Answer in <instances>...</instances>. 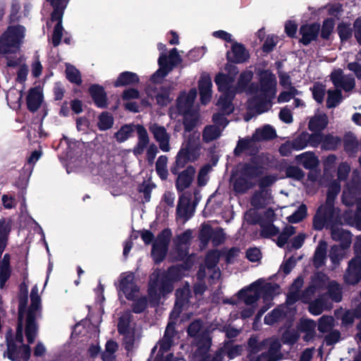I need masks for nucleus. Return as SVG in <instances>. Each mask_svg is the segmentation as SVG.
<instances>
[{
  "instance_id": "f257e3e1",
  "label": "nucleus",
  "mask_w": 361,
  "mask_h": 361,
  "mask_svg": "<svg viewBox=\"0 0 361 361\" xmlns=\"http://www.w3.org/2000/svg\"><path fill=\"white\" fill-rule=\"evenodd\" d=\"M253 78L251 70H245L240 75L235 87V92H245L251 97L248 100L249 109L262 114L267 111L271 106V100L276 93V80L274 74L269 71L259 73V87L254 84L249 85Z\"/></svg>"
},
{
  "instance_id": "f03ea898",
  "label": "nucleus",
  "mask_w": 361,
  "mask_h": 361,
  "mask_svg": "<svg viewBox=\"0 0 361 361\" xmlns=\"http://www.w3.org/2000/svg\"><path fill=\"white\" fill-rule=\"evenodd\" d=\"M280 293V287L277 284L266 283L263 279H259L252 283L247 288L243 289L238 293V297L245 305L255 304L262 296L265 304L257 318L259 319L262 315L272 305L271 301L274 297Z\"/></svg>"
},
{
  "instance_id": "7ed1b4c3",
  "label": "nucleus",
  "mask_w": 361,
  "mask_h": 361,
  "mask_svg": "<svg viewBox=\"0 0 361 361\" xmlns=\"http://www.w3.org/2000/svg\"><path fill=\"white\" fill-rule=\"evenodd\" d=\"M184 269L180 267H171L166 274L160 271H155L150 276L149 295L152 302L159 301L161 296L171 293L173 290V282L180 279L183 276Z\"/></svg>"
},
{
  "instance_id": "20e7f679",
  "label": "nucleus",
  "mask_w": 361,
  "mask_h": 361,
  "mask_svg": "<svg viewBox=\"0 0 361 361\" xmlns=\"http://www.w3.org/2000/svg\"><path fill=\"white\" fill-rule=\"evenodd\" d=\"M340 190L341 185L338 181L334 180L329 185L326 205L319 208L314 218L313 225L315 229L321 230L325 225L330 228L335 219L337 221L340 211L334 207V202Z\"/></svg>"
},
{
  "instance_id": "39448f33",
  "label": "nucleus",
  "mask_w": 361,
  "mask_h": 361,
  "mask_svg": "<svg viewBox=\"0 0 361 361\" xmlns=\"http://www.w3.org/2000/svg\"><path fill=\"white\" fill-rule=\"evenodd\" d=\"M328 288L329 293L335 302L341 300V289L336 281H329V279L323 274L318 275L312 281V284L305 290L302 296V300L309 302L311 296L317 293H320L324 288Z\"/></svg>"
},
{
  "instance_id": "423d86ee",
  "label": "nucleus",
  "mask_w": 361,
  "mask_h": 361,
  "mask_svg": "<svg viewBox=\"0 0 361 361\" xmlns=\"http://www.w3.org/2000/svg\"><path fill=\"white\" fill-rule=\"evenodd\" d=\"M25 28L23 25L9 26L0 38V53H14L23 42Z\"/></svg>"
},
{
  "instance_id": "0eeeda50",
  "label": "nucleus",
  "mask_w": 361,
  "mask_h": 361,
  "mask_svg": "<svg viewBox=\"0 0 361 361\" xmlns=\"http://www.w3.org/2000/svg\"><path fill=\"white\" fill-rule=\"evenodd\" d=\"M38 291L37 286H35L30 294L31 305L27 313L25 327V336L30 343L34 342L37 334V326L35 322V319L41 307V298Z\"/></svg>"
},
{
  "instance_id": "6e6552de",
  "label": "nucleus",
  "mask_w": 361,
  "mask_h": 361,
  "mask_svg": "<svg viewBox=\"0 0 361 361\" xmlns=\"http://www.w3.org/2000/svg\"><path fill=\"white\" fill-rule=\"evenodd\" d=\"M233 78L219 73L216 76L215 82L219 87V90L222 92V95L217 102L218 106L223 111L224 114H229L233 110V106L231 103L234 97V92L231 90V84Z\"/></svg>"
},
{
  "instance_id": "1a4fd4ad",
  "label": "nucleus",
  "mask_w": 361,
  "mask_h": 361,
  "mask_svg": "<svg viewBox=\"0 0 361 361\" xmlns=\"http://www.w3.org/2000/svg\"><path fill=\"white\" fill-rule=\"evenodd\" d=\"M259 173L258 169L250 165L246 166L240 175L231 179L234 191L238 194L245 193L255 185Z\"/></svg>"
},
{
  "instance_id": "9d476101",
  "label": "nucleus",
  "mask_w": 361,
  "mask_h": 361,
  "mask_svg": "<svg viewBox=\"0 0 361 361\" xmlns=\"http://www.w3.org/2000/svg\"><path fill=\"white\" fill-rule=\"evenodd\" d=\"M199 135H192V137L183 142L176 156V164L183 167L188 162L195 161L200 156Z\"/></svg>"
},
{
  "instance_id": "9b49d317",
  "label": "nucleus",
  "mask_w": 361,
  "mask_h": 361,
  "mask_svg": "<svg viewBox=\"0 0 361 361\" xmlns=\"http://www.w3.org/2000/svg\"><path fill=\"white\" fill-rule=\"evenodd\" d=\"M180 61L181 58L176 48L170 51L169 57L164 52L161 53L158 59L159 68L152 75V82H159Z\"/></svg>"
},
{
  "instance_id": "f8f14e48",
  "label": "nucleus",
  "mask_w": 361,
  "mask_h": 361,
  "mask_svg": "<svg viewBox=\"0 0 361 361\" xmlns=\"http://www.w3.org/2000/svg\"><path fill=\"white\" fill-rule=\"evenodd\" d=\"M188 334L195 338L197 347V353L204 355L207 353L211 346V338L208 333L202 331V326L199 321L192 322L188 327Z\"/></svg>"
},
{
  "instance_id": "ddd939ff",
  "label": "nucleus",
  "mask_w": 361,
  "mask_h": 361,
  "mask_svg": "<svg viewBox=\"0 0 361 361\" xmlns=\"http://www.w3.org/2000/svg\"><path fill=\"white\" fill-rule=\"evenodd\" d=\"M197 97V90L193 88L188 94L183 92L177 100V109L184 115V125L186 131L191 130L193 123H190L188 116H192L193 103Z\"/></svg>"
},
{
  "instance_id": "4468645a",
  "label": "nucleus",
  "mask_w": 361,
  "mask_h": 361,
  "mask_svg": "<svg viewBox=\"0 0 361 361\" xmlns=\"http://www.w3.org/2000/svg\"><path fill=\"white\" fill-rule=\"evenodd\" d=\"M213 121L214 125L207 126L203 132V140L207 142L218 138L221 135L222 130L228 124V121L221 114H214Z\"/></svg>"
},
{
  "instance_id": "2eb2a0df",
  "label": "nucleus",
  "mask_w": 361,
  "mask_h": 361,
  "mask_svg": "<svg viewBox=\"0 0 361 361\" xmlns=\"http://www.w3.org/2000/svg\"><path fill=\"white\" fill-rule=\"evenodd\" d=\"M171 233L169 230L163 231L153 244L152 255L156 262H160L164 258Z\"/></svg>"
},
{
  "instance_id": "dca6fc26",
  "label": "nucleus",
  "mask_w": 361,
  "mask_h": 361,
  "mask_svg": "<svg viewBox=\"0 0 361 361\" xmlns=\"http://www.w3.org/2000/svg\"><path fill=\"white\" fill-rule=\"evenodd\" d=\"M134 275L131 272L123 273L120 276L118 289L127 299L134 300L139 293V289L134 282Z\"/></svg>"
},
{
  "instance_id": "f3484780",
  "label": "nucleus",
  "mask_w": 361,
  "mask_h": 361,
  "mask_svg": "<svg viewBox=\"0 0 361 361\" xmlns=\"http://www.w3.org/2000/svg\"><path fill=\"white\" fill-rule=\"evenodd\" d=\"M130 313H123L119 318L118 329L120 334L125 336L126 348L129 350L133 348L134 341L133 327L130 322Z\"/></svg>"
},
{
  "instance_id": "a211bd4d",
  "label": "nucleus",
  "mask_w": 361,
  "mask_h": 361,
  "mask_svg": "<svg viewBox=\"0 0 361 361\" xmlns=\"http://www.w3.org/2000/svg\"><path fill=\"white\" fill-rule=\"evenodd\" d=\"M343 279L350 285H355L361 280V258L355 257L348 262Z\"/></svg>"
},
{
  "instance_id": "6ab92c4d",
  "label": "nucleus",
  "mask_w": 361,
  "mask_h": 361,
  "mask_svg": "<svg viewBox=\"0 0 361 361\" xmlns=\"http://www.w3.org/2000/svg\"><path fill=\"white\" fill-rule=\"evenodd\" d=\"M267 346V353H262L256 361H277L280 358L281 343L277 338H270L260 345V348Z\"/></svg>"
},
{
  "instance_id": "aec40b11",
  "label": "nucleus",
  "mask_w": 361,
  "mask_h": 361,
  "mask_svg": "<svg viewBox=\"0 0 361 361\" xmlns=\"http://www.w3.org/2000/svg\"><path fill=\"white\" fill-rule=\"evenodd\" d=\"M340 222L341 219L339 216L337 221L335 219L332 225H331L329 229L331 230V237L334 240L340 242L343 247H348L351 243V234L349 231L341 227Z\"/></svg>"
},
{
  "instance_id": "412c9836",
  "label": "nucleus",
  "mask_w": 361,
  "mask_h": 361,
  "mask_svg": "<svg viewBox=\"0 0 361 361\" xmlns=\"http://www.w3.org/2000/svg\"><path fill=\"white\" fill-rule=\"evenodd\" d=\"M149 130L153 134L155 140L159 142V148L163 152H169L171 149L169 145L170 135L164 127L157 124H152Z\"/></svg>"
},
{
  "instance_id": "4be33fe9",
  "label": "nucleus",
  "mask_w": 361,
  "mask_h": 361,
  "mask_svg": "<svg viewBox=\"0 0 361 361\" xmlns=\"http://www.w3.org/2000/svg\"><path fill=\"white\" fill-rule=\"evenodd\" d=\"M331 78L334 85L336 87H341L345 91H350L355 87V80L353 78L344 75L341 69L334 71L331 74Z\"/></svg>"
},
{
  "instance_id": "5701e85b",
  "label": "nucleus",
  "mask_w": 361,
  "mask_h": 361,
  "mask_svg": "<svg viewBox=\"0 0 361 361\" xmlns=\"http://www.w3.org/2000/svg\"><path fill=\"white\" fill-rule=\"evenodd\" d=\"M360 195L361 188L360 183L348 184L343 192V203L346 206H351L358 202V200L360 199Z\"/></svg>"
},
{
  "instance_id": "b1692460",
  "label": "nucleus",
  "mask_w": 361,
  "mask_h": 361,
  "mask_svg": "<svg viewBox=\"0 0 361 361\" xmlns=\"http://www.w3.org/2000/svg\"><path fill=\"white\" fill-rule=\"evenodd\" d=\"M193 213L194 208L190 206V198L185 195H181L176 209L177 218L185 222L193 215Z\"/></svg>"
},
{
  "instance_id": "393cba45",
  "label": "nucleus",
  "mask_w": 361,
  "mask_h": 361,
  "mask_svg": "<svg viewBox=\"0 0 361 361\" xmlns=\"http://www.w3.org/2000/svg\"><path fill=\"white\" fill-rule=\"evenodd\" d=\"M212 80L207 73H202L199 81V90L201 102L203 104H207L212 97Z\"/></svg>"
},
{
  "instance_id": "a878e982",
  "label": "nucleus",
  "mask_w": 361,
  "mask_h": 361,
  "mask_svg": "<svg viewBox=\"0 0 361 361\" xmlns=\"http://www.w3.org/2000/svg\"><path fill=\"white\" fill-rule=\"evenodd\" d=\"M290 305L286 304L280 305L275 308L271 312L267 314L264 317V323L268 325H272L276 322L280 321V319L285 315L289 314L292 315L294 314V311L288 307Z\"/></svg>"
},
{
  "instance_id": "bb28decb",
  "label": "nucleus",
  "mask_w": 361,
  "mask_h": 361,
  "mask_svg": "<svg viewBox=\"0 0 361 361\" xmlns=\"http://www.w3.org/2000/svg\"><path fill=\"white\" fill-rule=\"evenodd\" d=\"M228 60L235 63H243L249 59V53L245 47L238 42H233L231 51L227 53Z\"/></svg>"
},
{
  "instance_id": "cd10ccee",
  "label": "nucleus",
  "mask_w": 361,
  "mask_h": 361,
  "mask_svg": "<svg viewBox=\"0 0 361 361\" xmlns=\"http://www.w3.org/2000/svg\"><path fill=\"white\" fill-rule=\"evenodd\" d=\"M319 29V25L316 23L302 25L300 29V42L305 45L310 44L317 38Z\"/></svg>"
},
{
  "instance_id": "c85d7f7f",
  "label": "nucleus",
  "mask_w": 361,
  "mask_h": 361,
  "mask_svg": "<svg viewBox=\"0 0 361 361\" xmlns=\"http://www.w3.org/2000/svg\"><path fill=\"white\" fill-rule=\"evenodd\" d=\"M135 129L138 135V141L136 146L133 149V153L135 155L142 154L145 149L149 146V138L146 129L140 125H137Z\"/></svg>"
},
{
  "instance_id": "c756f323",
  "label": "nucleus",
  "mask_w": 361,
  "mask_h": 361,
  "mask_svg": "<svg viewBox=\"0 0 361 361\" xmlns=\"http://www.w3.org/2000/svg\"><path fill=\"white\" fill-rule=\"evenodd\" d=\"M43 101L42 90L40 87H34L30 90L27 97V104L31 111H37Z\"/></svg>"
},
{
  "instance_id": "7c9ffc66",
  "label": "nucleus",
  "mask_w": 361,
  "mask_h": 361,
  "mask_svg": "<svg viewBox=\"0 0 361 361\" xmlns=\"http://www.w3.org/2000/svg\"><path fill=\"white\" fill-rule=\"evenodd\" d=\"M195 173V169L192 166H188L185 171L179 174L176 180V188L178 190H183L188 188Z\"/></svg>"
},
{
  "instance_id": "2f4dec72",
  "label": "nucleus",
  "mask_w": 361,
  "mask_h": 361,
  "mask_svg": "<svg viewBox=\"0 0 361 361\" xmlns=\"http://www.w3.org/2000/svg\"><path fill=\"white\" fill-rule=\"evenodd\" d=\"M62 18L63 16L61 12L56 11L55 13H51V20L57 21L52 35V43L54 47L58 46L61 42L63 31V27L62 26Z\"/></svg>"
},
{
  "instance_id": "473e14b6",
  "label": "nucleus",
  "mask_w": 361,
  "mask_h": 361,
  "mask_svg": "<svg viewBox=\"0 0 361 361\" xmlns=\"http://www.w3.org/2000/svg\"><path fill=\"white\" fill-rule=\"evenodd\" d=\"M298 163L302 164L305 169H312L317 166L319 160L313 152H306L295 157Z\"/></svg>"
},
{
  "instance_id": "72a5a7b5",
  "label": "nucleus",
  "mask_w": 361,
  "mask_h": 361,
  "mask_svg": "<svg viewBox=\"0 0 361 361\" xmlns=\"http://www.w3.org/2000/svg\"><path fill=\"white\" fill-rule=\"evenodd\" d=\"M10 255L5 254L3 259L0 260V288H3L5 283L9 279L11 274L10 266Z\"/></svg>"
},
{
  "instance_id": "f704fd0d",
  "label": "nucleus",
  "mask_w": 361,
  "mask_h": 361,
  "mask_svg": "<svg viewBox=\"0 0 361 361\" xmlns=\"http://www.w3.org/2000/svg\"><path fill=\"white\" fill-rule=\"evenodd\" d=\"M328 124V118L325 114L318 113L309 122V129L314 132L324 130Z\"/></svg>"
},
{
  "instance_id": "c9c22d12",
  "label": "nucleus",
  "mask_w": 361,
  "mask_h": 361,
  "mask_svg": "<svg viewBox=\"0 0 361 361\" xmlns=\"http://www.w3.org/2000/svg\"><path fill=\"white\" fill-rule=\"evenodd\" d=\"M315 328V322L312 319H302L298 326L299 331L306 333L304 336V340L306 341H309L314 336Z\"/></svg>"
},
{
  "instance_id": "e433bc0d",
  "label": "nucleus",
  "mask_w": 361,
  "mask_h": 361,
  "mask_svg": "<svg viewBox=\"0 0 361 361\" xmlns=\"http://www.w3.org/2000/svg\"><path fill=\"white\" fill-rule=\"evenodd\" d=\"M189 293L188 286L176 291V302L173 311V314L178 315L180 313L181 308L188 302Z\"/></svg>"
},
{
  "instance_id": "4c0bfd02",
  "label": "nucleus",
  "mask_w": 361,
  "mask_h": 361,
  "mask_svg": "<svg viewBox=\"0 0 361 361\" xmlns=\"http://www.w3.org/2000/svg\"><path fill=\"white\" fill-rule=\"evenodd\" d=\"M219 253L217 251H212L206 257L205 264L209 270H212L213 274L211 277L213 279H217L220 276L219 269H214V267L219 262Z\"/></svg>"
},
{
  "instance_id": "58836bf2",
  "label": "nucleus",
  "mask_w": 361,
  "mask_h": 361,
  "mask_svg": "<svg viewBox=\"0 0 361 361\" xmlns=\"http://www.w3.org/2000/svg\"><path fill=\"white\" fill-rule=\"evenodd\" d=\"M271 194L269 189H261V190L253 196L252 204L255 207H261L271 202Z\"/></svg>"
},
{
  "instance_id": "ea45409f",
  "label": "nucleus",
  "mask_w": 361,
  "mask_h": 361,
  "mask_svg": "<svg viewBox=\"0 0 361 361\" xmlns=\"http://www.w3.org/2000/svg\"><path fill=\"white\" fill-rule=\"evenodd\" d=\"M90 94L99 107H105L106 105V94L104 89L99 85H92L90 88Z\"/></svg>"
},
{
  "instance_id": "a19ab883",
  "label": "nucleus",
  "mask_w": 361,
  "mask_h": 361,
  "mask_svg": "<svg viewBox=\"0 0 361 361\" xmlns=\"http://www.w3.org/2000/svg\"><path fill=\"white\" fill-rule=\"evenodd\" d=\"M139 81L137 75L133 72H123L121 73L114 82L116 87L131 85Z\"/></svg>"
},
{
  "instance_id": "79ce46f5",
  "label": "nucleus",
  "mask_w": 361,
  "mask_h": 361,
  "mask_svg": "<svg viewBox=\"0 0 361 361\" xmlns=\"http://www.w3.org/2000/svg\"><path fill=\"white\" fill-rule=\"evenodd\" d=\"M303 284V279L300 277L297 278L290 288L289 293L287 296L286 302L288 305H293L299 298V289Z\"/></svg>"
},
{
  "instance_id": "37998d69",
  "label": "nucleus",
  "mask_w": 361,
  "mask_h": 361,
  "mask_svg": "<svg viewBox=\"0 0 361 361\" xmlns=\"http://www.w3.org/2000/svg\"><path fill=\"white\" fill-rule=\"evenodd\" d=\"M276 135L274 130L269 126H266L262 128L257 129L253 135L256 140H268L274 137Z\"/></svg>"
},
{
  "instance_id": "c03bdc74",
  "label": "nucleus",
  "mask_w": 361,
  "mask_h": 361,
  "mask_svg": "<svg viewBox=\"0 0 361 361\" xmlns=\"http://www.w3.org/2000/svg\"><path fill=\"white\" fill-rule=\"evenodd\" d=\"M168 158L166 156H160L156 163V171L162 180H165L168 177L167 169Z\"/></svg>"
},
{
  "instance_id": "a18cd8bd",
  "label": "nucleus",
  "mask_w": 361,
  "mask_h": 361,
  "mask_svg": "<svg viewBox=\"0 0 361 361\" xmlns=\"http://www.w3.org/2000/svg\"><path fill=\"white\" fill-rule=\"evenodd\" d=\"M67 79L72 83L80 85L82 82L80 71L73 66L67 64L66 68Z\"/></svg>"
},
{
  "instance_id": "49530a36",
  "label": "nucleus",
  "mask_w": 361,
  "mask_h": 361,
  "mask_svg": "<svg viewBox=\"0 0 361 361\" xmlns=\"http://www.w3.org/2000/svg\"><path fill=\"white\" fill-rule=\"evenodd\" d=\"M310 139V134L307 132H303L298 135L293 141L295 150H302L308 145V140Z\"/></svg>"
},
{
  "instance_id": "de8ad7c7",
  "label": "nucleus",
  "mask_w": 361,
  "mask_h": 361,
  "mask_svg": "<svg viewBox=\"0 0 361 361\" xmlns=\"http://www.w3.org/2000/svg\"><path fill=\"white\" fill-rule=\"evenodd\" d=\"M136 126L126 125L123 126L116 134L115 137L119 142L128 140L132 135Z\"/></svg>"
},
{
  "instance_id": "09e8293b",
  "label": "nucleus",
  "mask_w": 361,
  "mask_h": 361,
  "mask_svg": "<svg viewBox=\"0 0 361 361\" xmlns=\"http://www.w3.org/2000/svg\"><path fill=\"white\" fill-rule=\"evenodd\" d=\"M334 326V319L331 316H323L319 320L318 329L322 333L330 331Z\"/></svg>"
},
{
  "instance_id": "8fccbe9b",
  "label": "nucleus",
  "mask_w": 361,
  "mask_h": 361,
  "mask_svg": "<svg viewBox=\"0 0 361 361\" xmlns=\"http://www.w3.org/2000/svg\"><path fill=\"white\" fill-rule=\"evenodd\" d=\"M341 144V139L331 135L324 137L322 148L326 150H334Z\"/></svg>"
},
{
  "instance_id": "3c124183",
  "label": "nucleus",
  "mask_w": 361,
  "mask_h": 361,
  "mask_svg": "<svg viewBox=\"0 0 361 361\" xmlns=\"http://www.w3.org/2000/svg\"><path fill=\"white\" fill-rule=\"evenodd\" d=\"M342 99L341 90H329L326 106L328 108H333L338 105Z\"/></svg>"
},
{
  "instance_id": "603ef678",
  "label": "nucleus",
  "mask_w": 361,
  "mask_h": 361,
  "mask_svg": "<svg viewBox=\"0 0 361 361\" xmlns=\"http://www.w3.org/2000/svg\"><path fill=\"white\" fill-rule=\"evenodd\" d=\"M114 119L111 114L104 112L99 117L98 126L100 130H105L112 127Z\"/></svg>"
},
{
  "instance_id": "864d4df0",
  "label": "nucleus",
  "mask_w": 361,
  "mask_h": 361,
  "mask_svg": "<svg viewBox=\"0 0 361 361\" xmlns=\"http://www.w3.org/2000/svg\"><path fill=\"white\" fill-rule=\"evenodd\" d=\"M326 257V245L320 243L317 247L314 257V263L315 266L320 267L324 264Z\"/></svg>"
},
{
  "instance_id": "5fc2aeb1",
  "label": "nucleus",
  "mask_w": 361,
  "mask_h": 361,
  "mask_svg": "<svg viewBox=\"0 0 361 361\" xmlns=\"http://www.w3.org/2000/svg\"><path fill=\"white\" fill-rule=\"evenodd\" d=\"M295 233V227L288 226L285 228L283 231L280 234L278 238L276 244L279 247H283L287 242L289 237Z\"/></svg>"
},
{
  "instance_id": "6e6d98bb",
  "label": "nucleus",
  "mask_w": 361,
  "mask_h": 361,
  "mask_svg": "<svg viewBox=\"0 0 361 361\" xmlns=\"http://www.w3.org/2000/svg\"><path fill=\"white\" fill-rule=\"evenodd\" d=\"M325 86L321 83H315L312 88V94L314 99L319 103H322L325 94Z\"/></svg>"
},
{
  "instance_id": "4d7b16f0",
  "label": "nucleus",
  "mask_w": 361,
  "mask_h": 361,
  "mask_svg": "<svg viewBox=\"0 0 361 361\" xmlns=\"http://www.w3.org/2000/svg\"><path fill=\"white\" fill-rule=\"evenodd\" d=\"M325 309V305L323 298H318L311 302L309 306L310 312L314 315L320 314Z\"/></svg>"
},
{
  "instance_id": "13d9d810",
  "label": "nucleus",
  "mask_w": 361,
  "mask_h": 361,
  "mask_svg": "<svg viewBox=\"0 0 361 361\" xmlns=\"http://www.w3.org/2000/svg\"><path fill=\"white\" fill-rule=\"evenodd\" d=\"M360 145L358 142L354 135H348L345 137V147L346 150L351 152H355L358 149Z\"/></svg>"
},
{
  "instance_id": "bf43d9fd",
  "label": "nucleus",
  "mask_w": 361,
  "mask_h": 361,
  "mask_svg": "<svg viewBox=\"0 0 361 361\" xmlns=\"http://www.w3.org/2000/svg\"><path fill=\"white\" fill-rule=\"evenodd\" d=\"M305 216L306 207L301 205L296 212L288 217V220L290 223H298L303 219Z\"/></svg>"
},
{
  "instance_id": "052dcab7",
  "label": "nucleus",
  "mask_w": 361,
  "mask_h": 361,
  "mask_svg": "<svg viewBox=\"0 0 361 361\" xmlns=\"http://www.w3.org/2000/svg\"><path fill=\"white\" fill-rule=\"evenodd\" d=\"M261 235L266 238H270L276 235L279 230L271 224L262 225Z\"/></svg>"
},
{
  "instance_id": "680f3d73",
  "label": "nucleus",
  "mask_w": 361,
  "mask_h": 361,
  "mask_svg": "<svg viewBox=\"0 0 361 361\" xmlns=\"http://www.w3.org/2000/svg\"><path fill=\"white\" fill-rule=\"evenodd\" d=\"M338 32L342 41L347 40L351 36L350 24L341 23L338 26Z\"/></svg>"
},
{
  "instance_id": "e2e57ef3",
  "label": "nucleus",
  "mask_w": 361,
  "mask_h": 361,
  "mask_svg": "<svg viewBox=\"0 0 361 361\" xmlns=\"http://www.w3.org/2000/svg\"><path fill=\"white\" fill-rule=\"evenodd\" d=\"M297 93V90H295L293 87H290V88H288V90H285L279 94L278 101L279 102H288L292 98H293Z\"/></svg>"
},
{
  "instance_id": "0e129e2a",
  "label": "nucleus",
  "mask_w": 361,
  "mask_h": 361,
  "mask_svg": "<svg viewBox=\"0 0 361 361\" xmlns=\"http://www.w3.org/2000/svg\"><path fill=\"white\" fill-rule=\"evenodd\" d=\"M330 259L333 264H337L343 258V250L338 246H334L331 248L330 254Z\"/></svg>"
},
{
  "instance_id": "69168bd1",
  "label": "nucleus",
  "mask_w": 361,
  "mask_h": 361,
  "mask_svg": "<svg viewBox=\"0 0 361 361\" xmlns=\"http://www.w3.org/2000/svg\"><path fill=\"white\" fill-rule=\"evenodd\" d=\"M350 171V166L345 163H341L339 164L337 171V176L339 180H343L347 178Z\"/></svg>"
},
{
  "instance_id": "338daca9",
  "label": "nucleus",
  "mask_w": 361,
  "mask_h": 361,
  "mask_svg": "<svg viewBox=\"0 0 361 361\" xmlns=\"http://www.w3.org/2000/svg\"><path fill=\"white\" fill-rule=\"evenodd\" d=\"M334 27V23L331 19L326 20L322 25V37L324 39L329 38Z\"/></svg>"
},
{
  "instance_id": "774afa93",
  "label": "nucleus",
  "mask_w": 361,
  "mask_h": 361,
  "mask_svg": "<svg viewBox=\"0 0 361 361\" xmlns=\"http://www.w3.org/2000/svg\"><path fill=\"white\" fill-rule=\"evenodd\" d=\"M135 300L133 310L135 313H140L145 310L147 307V300L145 298H138V296L134 299Z\"/></svg>"
}]
</instances>
